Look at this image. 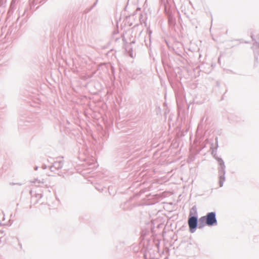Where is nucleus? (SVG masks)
Returning a JSON list of instances; mask_svg holds the SVG:
<instances>
[{
  "mask_svg": "<svg viewBox=\"0 0 259 259\" xmlns=\"http://www.w3.org/2000/svg\"><path fill=\"white\" fill-rule=\"evenodd\" d=\"M205 225H206V220H205V216L201 217L199 219V222H198L199 228H202L203 226H204Z\"/></svg>",
  "mask_w": 259,
  "mask_h": 259,
  "instance_id": "7ed1b4c3",
  "label": "nucleus"
},
{
  "mask_svg": "<svg viewBox=\"0 0 259 259\" xmlns=\"http://www.w3.org/2000/svg\"><path fill=\"white\" fill-rule=\"evenodd\" d=\"M189 228L192 232H193L194 230L196 229L197 225V219L195 217H190L188 221Z\"/></svg>",
  "mask_w": 259,
  "mask_h": 259,
  "instance_id": "f03ea898",
  "label": "nucleus"
},
{
  "mask_svg": "<svg viewBox=\"0 0 259 259\" xmlns=\"http://www.w3.org/2000/svg\"><path fill=\"white\" fill-rule=\"evenodd\" d=\"M206 224L208 226H212L217 223L215 215L214 212H209L205 216Z\"/></svg>",
  "mask_w": 259,
  "mask_h": 259,
  "instance_id": "f257e3e1",
  "label": "nucleus"
}]
</instances>
